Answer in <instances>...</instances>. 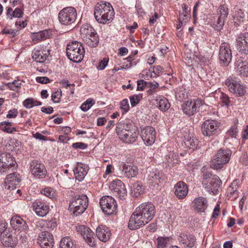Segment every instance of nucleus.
<instances>
[{
	"instance_id": "nucleus-1",
	"label": "nucleus",
	"mask_w": 248,
	"mask_h": 248,
	"mask_svg": "<svg viewBox=\"0 0 248 248\" xmlns=\"http://www.w3.org/2000/svg\"><path fill=\"white\" fill-rule=\"evenodd\" d=\"M155 210V206L150 202L140 204L130 217L128 224L129 229L137 230L147 224L154 218Z\"/></svg>"
},
{
	"instance_id": "nucleus-2",
	"label": "nucleus",
	"mask_w": 248,
	"mask_h": 248,
	"mask_svg": "<svg viewBox=\"0 0 248 248\" xmlns=\"http://www.w3.org/2000/svg\"><path fill=\"white\" fill-rule=\"evenodd\" d=\"M94 16L100 24H106L110 22L114 16V12L111 4L107 2L98 3L94 8Z\"/></svg>"
},
{
	"instance_id": "nucleus-3",
	"label": "nucleus",
	"mask_w": 248,
	"mask_h": 248,
	"mask_svg": "<svg viewBox=\"0 0 248 248\" xmlns=\"http://www.w3.org/2000/svg\"><path fill=\"white\" fill-rule=\"evenodd\" d=\"M88 198L86 195H78L73 197L70 202L69 210L75 216L81 215L88 205Z\"/></svg>"
},
{
	"instance_id": "nucleus-4",
	"label": "nucleus",
	"mask_w": 248,
	"mask_h": 248,
	"mask_svg": "<svg viewBox=\"0 0 248 248\" xmlns=\"http://www.w3.org/2000/svg\"><path fill=\"white\" fill-rule=\"evenodd\" d=\"M84 54V48L80 42H72L67 46L66 54L68 58L75 62H80L83 60Z\"/></svg>"
},
{
	"instance_id": "nucleus-5",
	"label": "nucleus",
	"mask_w": 248,
	"mask_h": 248,
	"mask_svg": "<svg viewBox=\"0 0 248 248\" xmlns=\"http://www.w3.org/2000/svg\"><path fill=\"white\" fill-rule=\"evenodd\" d=\"M232 155V151L228 149H220L214 155L210 163V167L215 170L221 169L227 163Z\"/></svg>"
},
{
	"instance_id": "nucleus-6",
	"label": "nucleus",
	"mask_w": 248,
	"mask_h": 248,
	"mask_svg": "<svg viewBox=\"0 0 248 248\" xmlns=\"http://www.w3.org/2000/svg\"><path fill=\"white\" fill-rule=\"evenodd\" d=\"M77 15V11L74 7H67L60 11L58 19L62 24L68 25L75 21Z\"/></svg>"
},
{
	"instance_id": "nucleus-7",
	"label": "nucleus",
	"mask_w": 248,
	"mask_h": 248,
	"mask_svg": "<svg viewBox=\"0 0 248 248\" xmlns=\"http://www.w3.org/2000/svg\"><path fill=\"white\" fill-rule=\"evenodd\" d=\"M99 203L103 212L107 215H112L117 209L116 202L111 196L102 197Z\"/></svg>"
},
{
	"instance_id": "nucleus-8",
	"label": "nucleus",
	"mask_w": 248,
	"mask_h": 248,
	"mask_svg": "<svg viewBox=\"0 0 248 248\" xmlns=\"http://www.w3.org/2000/svg\"><path fill=\"white\" fill-rule=\"evenodd\" d=\"M16 165V161L10 154H0V174L7 172L9 169L14 168Z\"/></svg>"
},
{
	"instance_id": "nucleus-9",
	"label": "nucleus",
	"mask_w": 248,
	"mask_h": 248,
	"mask_svg": "<svg viewBox=\"0 0 248 248\" xmlns=\"http://www.w3.org/2000/svg\"><path fill=\"white\" fill-rule=\"evenodd\" d=\"M220 126V123L214 120H207L202 125V132L203 135L210 137L217 133Z\"/></svg>"
},
{
	"instance_id": "nucleus-10",
	"label": "nucleus",
	"mask_w": 248,
	"mask_h": 248,
	"mask_svg": "<svg viewBox=\"0 0 248 248\" xmlns=\"http://www.w3.org/2000/svg\"><path fill=\"white\" fill-rule=\"evenodd\" d=\"M218 58L220 62L225 66H227L230 63L232 58V52L230 45L222 43L219 47Z\"/></svg>"
},
{
	"instance_id": "nucleus-11",
	"label": "nucleus",
	"mask_w": 248,
	"mask_h": 248,
	"mask_svg": "<svg viewBox=\"0 0 248 248\" xmlns=\"http://www.w3.org/2000/svg\"><path fill=\"white\" fill-rule=\"evenodd\" d=\"M109 188L114 195L120 199H124L127 195V191L124 184L120 180L112 181L109 185Z\"/></svg>"
},
{
	"instance_id": "nucleus-12",
	"label": "nucleus",
	"mask_w": 248,
	"mask_h": 248,
	"mask_svg": "<svg viewBox=\"0 0 248 248\" xmlns=\"http://www.w3.org/2000/svg\"><path fill=\"white\" fill-rule=\"evenodd\" d=\"M202 105L201 99L189 100L182 106L183 111L188 116L193 115L197 111V109Z\"/></svg>"
},
{
	"instance_id": "nucleus-13",
	"label": "nucleus",
	"mask_w": 248,
	"mask_h": 248,
	"mask_svg": "<svg viewBox=\"0 0 248 248\" xmlns=\"http://www.w3.org/2000/svg\"><path fill=\"white\" fill-rule=\"evenodd\" d=\"M37 241L42 248H52L54 243L53 235L47 231L41 232L39 234Z\"/></svg>"
},
{
	"instance_id": "nucleus-14",
	"label": "nucleus",
	"mask_w": 248,
	"mask_h": 248,
	"mask_svg": "<svg viewBox=\"0 0 248 248\" xmlns=\"http://www.w3.org/2000/svg\"><path fill=\"white\" fill-rule=\"evenodd\" d=\"M30 169L32 175L38 178H42L46 174L44 165L40 161L34 160L30 162Z\"/></svg>"
},
{
	"instance_id": "nucleus-15",
	"label": "nucleus",
	"mask_w": 248,
	"mask_h": 248,
	"mask_svg": "<svg viewBox=\"0 0 248 248\" xmlns=\"http://www.w3.org/2000/svg\"><path fill=\"white\" fill-rule=\"evenodd\" d=\"M141 137L147 146L152 145L155 139V131L151 126H147L141 130Z\"/></svg>"
},
{
	"instance_id": "nucleus-16",
	"label": "nucleus",
	"mask_w": 248,
	"mask_h": 248,
	"mask_svg": "<svg viewBox=\"0 0 248 248\" xmlns=\"http://www.w3.org/2000/svg\"><path fill=\"white\" fill-rule=\"evenodd\" d=\"M225 84L230 92L242 96L246 93L245 87L236 79L229 78L226 79Z\"/></svg>"
},
{
	"instance_id": "nucleus-17",
	"label": "nucleus",
	"mask_w": 248,
	"mask_h": 248,
	"mask_svg": "<svg viewBox=\"0 0 248 248\" xmlns=\"http://www.w3.org/2000/svg\"><path fill=\"white\" fill-rule=\"evenodd\" d=\"M221 184V181L217 175L214 176L212 179L208 182L202 181L203 187L209 193L213 195L216 194L218 188Z\"/></svg>"
},
{
	"instance_id": "nucleus-18",
	"label": "nucleus",
	"mask_w": 248,
	"mask_h": 248,
	"mask_svg": "<svg viewBox=\"0 0 248 248\" xmlns=\"http://www.w3.org/2000/svg\"><path fill=\"white\" fill-rule=\"evenodd\" d=\"M236 43L238 51L248 55V33L240 34L236 39Z\"/></svg>"
},
{
	"instance_id": "nucleus-19",
	"label": "nucleus",
	"mask_w": 248,
	"mask_h": 248,
	"mask_svg": "<svg viewBox=\"0 0 248 248\" xmlns=\"http://www.w3.org/2000/svg\"><path fill=\"white\" fill-rule=\"evenodd\" d=\"M77 230L90 246L93 247L94 245L93 241L94 233L90 229L84 225H80L77 227Z\"/></svg>"
},
{
	"instance_id": "nucleus-20",
	"label": "nucleus",
	"mask_w": 248,
	"mask_h": 248,
	"mask_svg": "<svg viewBox=\"0 0 248 248\" xmlns=\"http://www.w3.org/2000/svg\"><path fill=\"white\" fill-rule=\"evenodd\" d=\"M119 139L125 143L131 144L134 143L137 140L138 133L137 130L123 131L119 132L118 135Z\"/></svg>"
},
{
	"instance_id": "nucleus-21",
	"label": "nucleus",
	"mask_w": 248,
	"mask_h": 248,
	"mask_svg": "<svg viewBox=\"0 0 248 248\" xmlns=\"http://www.w3.org/2000/svg\"><path fill=\"white\" fill-rule=\"evenodd\" d=\"M89 170V167L85 164L78 162L76 167L73 170L75 178L79 181L83 180Z\"/></svg>"
},
{
	"instance_id": "nucleus-22",
	"label": "nucleus",
	"mask_w": 248,
	"mask_h": 248,
	"mask_svg": "<svg viewBox=\"0 0 248 248\" xmlns=\"http://www.w3.org/2000/svg\"><path fill=\"white\" fill-rule=\"evenodd\" d=\"M10 224L15 230L26 231L28 229V226L22 218L19 216H14L10 220Z\"/></svg>"
},
{
	"instance_id": "nucleus-23",
	"label": "nucleus",
	"mask_w": 248,
	"mask_h": 248,
	"mask_svg": "<svg viewBox=\"0 0 248 248\" xmlns=\"http://www.w3.org/2000/svg\"><path fill=\"white\" fill-rule=\"evenodd\" d=\"M122 174L128 178H132L136 176L139 173L138 167L134 165L123 164L121 168Z\"/></svg>"
},
{
	"instance_id": "nucleus-24",
	"label": "nucleus",
	"mask_w": 248,
	"mask_h": 248,
	"mask_svg": "<svg viewBox=\"0 0 248 248\" xmlns=\"http://www.w3.org/2000/svg\"><path fill=\"white\" fill-rule=\"evenodd\" d=\"M178 240L184 247L192 248L195 245L196 239L191 234L187 235L185 233H181L179 236Z\"/></svg>"
},
{
	"instance_id": "nucleus-25",
	"label": "nucleus",
	"mask_w": 248,
	"mask_h": 248,
	"mask_svg": "<svg viewBox=\"0 0 248 248\" xmlns=\"http://www.w3.org/2000/svg\"><path fill=\"white\" fill-rule=\"evenodd\" d=\"M175 194L179 199L185 198L188 193L187 185L182 181L178 182L174 186Z\"/></svg>"
},
{
	"instance_id": "nucleus-26",
	"label": "nucleus",
	"mask_w": 248,
	"mask_h": 248,
	"mask_svg": "<svg viewBox=\"0 0 248 248\" xmlns=\"http://www.w3.org/2000/svg\"><path fill=\"white\" fill-rule=\"evenodd\" d=\"M235 66L241 76H248V61L244 60L242 58H238L235 62Z\"/></svg>"
},
{
	"instance_id": "nucleus-27",
	"label": "nucleus",
	"mask_w": 248,
	"mask_h": 248,
	"mask_svg": "<svg viewBox=\"0 0 248 248\" xmlns=\"http://www.w3.org/2000/svg\"><path fill=\"white\" fill-rule=\"evenodd\" d=\"M96 233L98 238L101 241L106 242L108 241L111 235L110 230L106 226H99L96 230Z\"/></svg>"
},
{
	"instance_id": "nucleus-28",
	"label": "nucleus",
	"mask_w": 248,
	"mask_h": 248,
	"mask_svg": "<svg viewBox=\"0 0 248 248\" xmlns=\"http://www.w3.org/2000/svg\"><path fill=\"white\" fill-rule=\"evenodd\" d=\"M32 206L37 215L44 217L48 213L49 207L44 202H33Z\"/></svg>"
},
{
	"instance_id": "nucleus-29",
	"label": "nucleus",
	"mask_w": 248,
	"mask_h": 248,
	"mask_svg": "<svg viewBox=\"0 0 248 248\" xmlns=\"http://www.w3.org/2000/svg\"><path fill=\"white\" fill-rule=\"evenodd\" d=\"M193 204L194 209L198 212H203L208 206L207 200L202 197L196 198L193 202Z\"/></svg>"
},
{
	"instance_id": "nucleus-30",
	"label": "nucleus",
	"mask_w": 248,
	"mask_h": 248,
	"mask_svg": "<svg viewBox=\"0 0 248 248\" xmlns=\"http://www.w3.org/2000/svg\"><path fill=\"white\" fill-rule=\"evenodd\" d=\"M1 241L5 246L13 248L17 244L18 240L15 235L9 232H6L2 236Z\"/></svg>"
},
{
	"instance_id": "nucleus-31",
	"label": "nucleus",
	"mask_w": 248,
	"mask_h": 248,
	"mask_svg": "<svg viewBox=\"0 0 248 248\" xmlns=\"http://www.w3.org/2000/svg\"><path fill=\"white\" fill-rule=\"evenodd\" d=\"M211 25L215 30L221 31L224 25L226 19L217 15L211 18Z\"/></svg>"
},
{
	"instance_id": "nucleus-32",
	"label": "nucleus",
	"mask_w": 248,
	"mask_h": 248,
	"mask_svg": "<svg viewBox=\"0 0 248 248\" xmlns=\"http://www.w3.org/2000/svg\"><path fill=\"white\" fill-rule=\"evenodd\" d=\"M132 124L127 120L122 121L119 122L116 126V131L117 134L118 135L119 132L123 133V131H130L132 130H136L135 129L132 128Z\"/></svg>"
},
{
	"instance_id": "nucleus-33",
	"label": "nucleus",
	"mask_w": 248,
	"mask_h": 248,
	"mask_svg": "<svg viewBox=\"0 0 248 248\" xmlns=\"http://www.w3.org/2000/svg\"><path fill=\"white\" fill-rule=\"evenodd\" d=\"M83 41L89 46L91 47H96L99 43V37L97 33H95L89 37H84Z\"/></svg>"
},
{
	"instance_id": "nucleus-34",
	"label": "nucleus",
	"mask_w": 248,
	"mask_h": 248,
	"mask_svg": "<svg viewBox=\"0 0 248 248\" xmlns=\"http://www.w3.org/2000/svg\"><path fill=\"white\" fill-rule=\"evenodd\" d=\"M48 57V54L46 51L42 50H35L32 53V58L37 62H44Z\"/></svg>"
},
{
	"instance_id": "nucleus-35",
	"label": "nucleus",
	"mask_w": 248,
	"mask_h": 248,
	"mask_svg": "<svg viewBox=\"0 0 248 248\" xmlns=\"http://www.w3.org/2000/svg\"><path fill=\"white\" fill-rule=\"evenodd\" d=\"M49 36V34L46 30H43L38 32H34L31 34L32 41L35 43L40 41L46 39Z\"/></svg>"
},
{
	"instance_id": "nucleus-36",
	"label": "nucleus",
	"mask_w": 248,
	"mask_h": 248,
	"mask_svg": "<svg viewBox=\"0 0 248 248\" xmlns=\"http://www.w3.org/2000/svg\"><path fill=\"white\" fill-rule=\"evenodd\" d=\"M80 31L82 39L85 36L89 37L90 35L96 33L94 29L88 24L82 25L80 28Z\"/></svg>"
},
{
	"instance_id": "nucleus-37",
	"label": "nucleus",
	"mask_w": 248,
	"mask_h": 248,
	"mask_svg": "<svg viewBox=\"0 0 248 248\" xmlns=\"http://www.w3.org/2000/svg\"><path fill=\"white\" fill-rule=\"evenodd\" d=\"M158 101L157 104L158 108L161 111H166L170 107V104L168 100L163 96H160L156 100Z\"/></svg>"
},
{
	"instance_id": "nucleus-38",
	"label": "nucleus",
	"mask_w": 248,
	"mask_h": 248,
	"mask_svg": "<svg viewBox=\"0 0 248 248\" xmlns=\"http://www.w3.org/2000/svg\"><path fill=\"white\" fill-rule=\"evenodd\" d=\"M163 176L161 172H153L149 175V181L152 183H155V184L158 185L159 183H162L165 180L162 179Z\"/></svg>"
},
{
	"instance_id": "nucleus-39",
	"label": "nucleus",
	"mask_w": 248,
	"mask_h": 248,
	"mask_svg": "<svg viewBox=\"0 0 248 248\" xmlns=\"http://www.w3.org/2000/svg\"><path fill=\"white\" fill-rule=\"evenodd\" d=\"M60 246L61 248H76L74 242L69 237H63L61 241Z\"/></svg>"
},
{
	"instance_id": "nucleus-40",
	"label": "nucleus",
	"mask_w": 248,
	"mask_h": 248,
	"mask_svg": "<svg viewBox=\"0 0 248 248\" xmlns=\"http://www.w3.org/2000/svg\"><path fill=\"white\" fill-rule=\"evenodd\" d=\"M20 179H16L13 180L5 179L4 185L6 188L10 190H13L19 186Z\"/></svg>"
},
{
	"instance_id": "nucleus-41",
	"label": "nucleus",
	"mask_w": 248,
	"mask_h": 248,
	"mask_svg": "<svg viewBox=\"0 0 248 248\" xmlns=\"http://www.w3.org/2000/svg\"><path fill=\"white\" fill-rule=\"evenodd\" d=\"M144 189L141 184L140 183H136L133 184L131 193L133 195V196L138 197L139 195L143 193Z\"/></svg>"
},
{
	"instance_id": "nucleus-42",
	"label": "nucleus",
	"mask_w": 248,
	"mask_h": 248,
	"mask_svg": "<svg viewBox=\"0 0 248 248\" xmlns=\"http://www.w3.org/2000/svg\"><path fill=\"white\" fill-rule=\"evenodd\" d=\"M184 143L189 148L194 150L197 149L199 141L196 138L192 137L190 139H186Z\"/></svg>"
},
{
	"instance_id": "nucleus-43",
	"label": "nucleus",
	"mask_w": 248,
	"mask_h": 248,
	"mask_svg": "<svg viewBox=\"0 0 248 248\" xmlns=\"http://www.w3.org/2000/svg\"><path fill=\"white\" fill-rule=\"evenodd\" d=\"M217 16L225 18L226 20L229 14V9L228 6L225 4L221 5L218 7Z\"/></svg>"
},
{
	"instance_id": "nucleus-44",
	"label": "nucleus",
	"mask_w": 248,
	"mask_h": 248,
	"mask_svg": "<svg viewBox=\"0 0 248 248\" xmlns=\"http://www.w3.org/2000/svg\"><path fill=\"white\" fill-rule=\"evenodd\" d=\"M22 82L19 80H15L12 82H9L6 86L11 90L17 92L21 88Z\"/></svg>"
},
{
	"instance_id": "nucleus-45",
	"label": "nucleus",
	"mask_w": 248,
	"mask_h": 248,
	"mask_svg": "<svg viewBox=\"0 0 248 248\" xmlns=\"http://www.w3.org/2000/svg\"><path fill=\"white\" fill-rule=\"evenodd\" d=\"M183 12L180 13L179 16H180V19L183 18L184 20V18H186V20H188L189 18V13L190 9L185 4L182 5Z\"/></svg>"
},
{
	"instance_id": "nucleus-46",
	"label": "nucleus",
	"mask_w": 248,
	"mask_h": 248,
	"mask_svg": "<svg viewBox=\"0 0 248 248\" xmlns=\"http://www.w3.org/2000/svg\"><path fill=\"white\" fill-rule=\"evenodd\" d=\"M95 102L92 98L88 99L80 106L81 109L83 111H87L94 104Z\"/></svg>"
},
{
	"instance_id": "nucleus-47",
	"label": "nucleus",
	"mask_w": 248,
	"mask_h": 248,
	"mask_svg": "<svg viewBox=\"0 0 248 248\" xmlns=\"http://www.w3.org/2000/svg\"><path fill=\"white\" fill-rule=\"evenodd\" d=\"M159 87L158 82L154 81L153 82H148L147 87L149 89L147 91L149 94H153L156 92V89Z\"/></svg>"
},
{
	"instance_id": "nucleus-48",
	"label": "nucleus",
	"mask_w": 248,
	"mask_h": 248,
	"mask_svg": "<svg viewBox=\"0 0 248 248\" xmlns=\"http://www.w3.org/2000/svg\"><path fill=\"white\" fill-rule=\"evenodd\" d=\"M6 121L2 122L0 124V128L3 131L8 133H12L13 132L16 131V129L15 127H11L10 125H5Z\"/></svg>"
},
{
	"instance_id": "nucleus-49",
	"label": "nucleus",
	"mask_w": 248,
	"mask_h": 248,
	"mask_svg": "<svg viewBox=\"0 0 248 248\" xmlns=\"http://www.w3.org/2000/svg\"><path fill=\"white\" fill-rule=\"evenodd\" d=\"M205 167H203L202 168V181H206L208 182L212 179L213 177L216 175H213L211 173V172L209 171H205Z\"/></svg>"
},
{
	"instance_id": "nucleus-50",
	"label": "nucleus",
	"mask_w": 248,
	"mask_h": 248,
	"mask_svg": "<svg viewBox=\"0 0 248 248\" xmlns=\"http://www.w3.org/2000/svg\"><path fill=\"white\" fill-rule=\"evenodd\" d=\"M244 18V13L241 11L238 12V13L236 14L233 17L234 25L236 26L239 25L241 22H243Z\"/></svg>"
},
{
	"instance_id": "nucleus-51",
	"label": "nucleus",
	"mask_w": 248,
	"mask_h": 248,
	"mask_svg": "<svg viewBox=\"0 0 248 248\" xmlns=\"http://www.w3.org/2000/svg\"><path fill=\"white\" fill-rule=\"evenodd\" d=\"M237 183L235 181H233L228 189V196L229 198H231L232 195H236L237 191Z\"/></svg>"
},
{
	"instance_id": "nucleus-52",
	"label": "nucleus",
	"mask_w": 248,
	"mask_h": 248,
	"mask_svg": "<svg viewBox=\"0 0 248 248\" xmlns=\"http://www.w3.org/2000/svg\"><path fill=\"white\" fill-rule=\"evenodd\" d=\"M157 248H165L168 241V238H164L163 237H158L157 239Z\"/></svg>"
},
{
	"instance_id": "nucleus-53",
	"label": "nucleus",
	"mask_w": 248,
	"mask_h": 248,
	"mask_svg": "<svg viewBox=\"0 0 248 248\" xmlns=\"http://www.w3.org/2000/svg\"><path fill=\"white\" fill-rule=\"evenodd\" d=\"M41 193L48 197L51 198L54 196L55 192L50 188H45L41 190Z\"/></svg>"
},
{
	"instance_id": "nucleus-54",
	"label": "nucleus",
	"mask_w": 248,
	"mask_h": 248,
	"mask_svg": "<svg viewBox=\"0 0 248 248\" xmlns=\"http://www.w3.org/2000/svg\"><path fill=\"white\" fill-rule=\"evenodd\" d=\"M61 92L56 91L53 93L51 95V99L54 103H58L60 102V96Z\"/></svg>"
},
{
	"instance_id": "nucleus-55",
	"label": "nucleus",
	"mask_w": 248,
	"mask_h": 248,
	"mask_svg": "<svg viewBox=\"0 0 248 248\" xmlns=\"http://www.w3.org/2000/svg\"><path fill=\"white\" fill-rule=\"evenodd\" d=\"M148 82L144 80H140L138 81L137 83V90L139 91H142L145 87H147Z\"/></svg>"
},
{
	"instance_id": "nucleus-56",
	"label": "nucleus",
	"mask_w": 248,
	"mask_h": 248,
	"mask_svg": "<svg viewBox=\"0 0 248 248\" xmlns=\"http://www.w3.org/2000/svg\"><path fill=\"white\" fill-rule=\"evenodd\" d=\"M3 34H11L12 37H14L17 34V31L16 30H13L8 28H5L2 31Z\"/></svg>"
},
{
	"instance_id": "nucleus-57",
	"label": "nucleus",
	"mask_w": 248,
	"mask_h": 248,
	"mask_svg": "<svg viewBox=\"0 0 248 248\" xmlns=\"http://www.w3.org/2000/svg\"><path fill=\"white\" fill-rule=\"evenodd\" d=\"M220 99L222 101V103L226 106H229L230 104V100L229 97L225 93H222Z\"/></svg>"
},
{
	"instance_id": "nucleus-58",
	"label": "nucleus",
	"mask_w": 248,
	"mask_h": 248,
	"mask_svg": "<svg viewBox=\"0 0 248 248\" xmlns=\"http://www.w3.org/2000/svg\"><path fill=\"white\" fill-rule=\"evenodd\" d=\"M108 58H104L100 62L99 65L97 67L98 69L101 70L104 69L108 65Z\"/></svg>"
},
{
	"instance_id": "nucleus-59",
	"label": "nucleus",
	"mask_w": 248,
	"mask_h": 248,
	"mask_svg": "<svg viewBox=\"0 0 248 248\" xmlns=\"http://www.w3.org/2000/svg\"><path fill=\"white\" fill-rule=\"evenodd\" d=\"M17 109L16 108H13L9 110L8 114L6 115V117L8 118H15L17 116Z\"/></svg>"
},
{
	"instance_id": "nucleus-60",
	"label": "nucleus",
	"mask_w": 248,
	"mask_h": 248,
	"mask_svg": "<svg viewBox=\"0 0 248 248\" xmlns=\"http://www.w3.org/2000/svg\"><path fill=\"white\" fill-rule=\"evenodd\" d=\"M72 146L75 149H85L87 147V145L83 142H76L73 143Z\"/></svg>"
},
{
	"instance_id": "nucleus-61",
	"label": "nucleus",
	"mask_w": 248,
	"mask_h": 248,
	"mask_svg": "<svg viewBox=\"0 0 248 248\" xmlns=\"http://www.w3.org/2000/svg\"><path fill=\"white\" fill-rule=\"evenodd\" d=\"M129 106L128 100L126 99H124L121 103V108L123 109L125 112H127L129 110Z\"/></svg>"
},
{
	"instance_id": "nucleus-62",
	"label": "nucleus",
	"mask_w": 248,
	"mask_h": 248,
	"mask_svg": "<svg viewBox=\"0 0 248 248\" xmlns=\"http://www.w3.org/2000/svg\"><path fill=\"white\" fill-rule=\"evenodd\" d=\"M24 106L27 108H31L33 107V99L28 98L23 102Z\"/></svg>"
},
{
	"instance_id": "nucleus-63",
	"label": "nucleus",
	"mask_w": 248,
	"mask_h": 248,
	"mask_svg": "<svg viewBox=\"0 0 248 248\" xmlns=\"http://www.w3.org/2000/svg\"><path fill=\"white\" fill-rule=\"evenodd\" d=\"M131 105L132 107L136 106L140 101L139 96L137 95H134L130 97Z\"/></svg>"
},
{
	"instance_id": "nucleus-64",
	"label": "nucleus",
	"mask_w": 248,
	"mask_h": 248,
	"mask_svg": "<svg viewBox=\"0 0 248 248\" xmlns=\"http://www.w3.org/2000/svg\"><path fill=\"white\" fill-rule=\"evenodd\" d=\"M37 82L41 84H46L50 82V79L46 77H38L36 78Z\"/></svg>"
}]
</instances>
